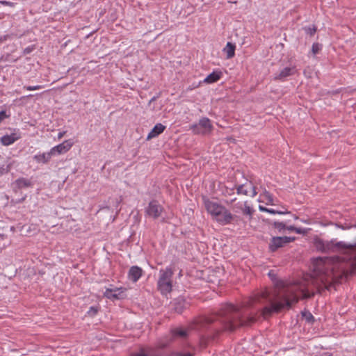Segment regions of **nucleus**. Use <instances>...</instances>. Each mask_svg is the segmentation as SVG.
I'll return each mask as SVG.
<instances>
[{
	"mask_svg": "<svg viewBox=\"0 0 356 356\" xmlns=\"http://www.w3.org/2000/svg\"><path fill=\"white\" fill-rule=\"evenodd\" d=\"M315 248L322 252H340L344 254L341 258L318 257L312 259L313 273L307 276L302 283L296 285H285L278 283L273 291L266 290L257 293L239 306L226 304L219 311V316L225 330L231 332L241 327H248L257 321V317L248 312V309L254 308L257 305H264L261 315L266 319L273 314L283 309H289L298 301L299 295L302 298L312 297L316 291L321 293L330 290L334 282L339 281L347 273L344 260L349 261L350 273H356V244L347 245L343 242L325 241L321 238L314 239Z\"/></svg>",
	"mask_w": 356,
	"mask_h": 356,
	"instance_id": "f257e3e1",
	"label": "nucleus"
},
{
	"mask_svg": "<svg viewBox=\"0 0 356 356\" xmlns=\"http://www.w3.org/2000/svg\"><path fill=\"white\" fill-rule=\"evenodd\" d=\"M204 207L217 221L226 225L230 223L234 216L223 206L218 203L204 198Z\"/></svg>",
	"mask_w": 356,
	"mask_h": 356,
	"instance_id": "f03ea898",
	"label": "nucleus"
},
{
	"mask_svg": "<svg viewBox=\"0 0 356 356\" xmlns=\"http://www.w3.org/2000/svg\"><path fill=\"white\" fill-rule=\"evenodd\" d=\"M172 271L170 268L161 270L158 280V289L162 294L167 295L172 290Z\"/></svg>",
	"mask_w": 356,
	"mask_h": 356,
	"instance_id": "7ed1b4c3",
	"label": "nucleus"
},
{
	"mask_svg": "<svg viewBox=\"0 0 356 356\" xmlns=\"http://www.w3.org/2000/svg\"><path fill=\"white\" fill-rule=\"evenodd\" d=\"M198 323L193 320L186 324L179 326V339H186L190 337L197 330Z\"/></svg>",
	"mask_w": 356,
	"mask_h": 356,
	"instance_id": "20e7f679",
	"label": "nucleus"
},
{
	"mask_svg": "<svg viewBox=\"0 0 356 356\" xmlns=\"http://www.w3.org/2000/svg\"><path fill=\"white\" fill-rule=\"evenodd\" d=\"M212 124L208 118H204L200 120L199 123L194 125L193 131L195 134L207 135L211 132Z\"/></svg>",
	"mask_w": 356,
	"mask_h": 356,
	"instance_id": "39448f33",
	"label": "nucleus"
},
{
	"mask_svg": "<svg viewBox=\"0 0 356 356\" xmlns=\"http://www.w3.org/2000/svg\"><path fill=\"white\" fill-rule=\"evenodd\" d=\"M293 240V238H291L287 237V236H284V237H280V236L273 237L271 238V241H270V243H269V249H270V251L275 252L278 248L282 247V245L284 243H290Z\"/></svg>",
	"mask_w": 356,
	"mask_h": 356,
	"instance_id": "423d86ee",
	"label": "nucleus"
},
{
	"mask_svg": "<svg viewBox=\"0 0 356 356\" xmlns=\"http://www.w3.org/2000/svg\"><path fill=\"white\" fill-rule=\"evenodd\" d=\"M237 192L238 194H243L250 197H254L257 193L255 186L250 181L239 186L237 188Z\"/></svg>",
	"mask_w": 356,
	"mask_h": 356,
	"instance_id": "0eeeda50",
	"label": "nucleus"
},
{
	"mask_svg": "<svg viewBox=\"0 0 356 356\" xmlns=\"http://www.w3.org/2000/svg\"><path fill=\"white\" fill-rule=\"evenodd\" d=\"M73 145V142L71 140H65L63 143L54 147L50 150V154L52 155L55 154H61L68 152Z\"/></svg>",
	"mask_w": 356,
	"mask_h": 356,
	"instance_id": "6e6552de",
	"label": "nucleus"
},
{
	"mask_svg": "<svg viewBox=\"0 0 356 356\" xmlns=\"http://www.w3.org/2000/svg\"><path fill=\"white\" fill-rule=\"evenodd\" d=\"M163 211L162 207L156 201L149 202V206L146 209L147 215L154 218H156L161 214Z\"/></svg>",
	"mask_w": 356,
	"mask_h": 356,
	"instance_id": "1a4fd4ad",
	"label": "nucleus"
},
{
	"mask_svg": "<svg viewBox=\"0 0 356 356\" xmlns=\"http://www.w3.org/2000/svg\"><path fill=\"white\" fill-rule=\"evenodd\" d=\"M124 291L121 288L106 289L104 296L109 299H120L123 298Z\"/></svg>",
	"mask_w": 356,
	"mask_h": 356,
	"instance_id": "9d476101",
	"label": "nucleus"
},
{
	"mask_svg": "<svg viewBox=\"0 0 356 356\" xmlns=\"http://www.w3.org/2000/svg\"><path fill=\"white\" fill-rule=\"evenodd\" d=\"M142 275V269L138 266H132L129 271V278L133 282H137Z\"/></svg>",
	"mask_w": 356,
	"mask_h": 356,
	"instance_id": "9b49d317",
	"label": "nucleus"
},
{
	"mask_svg": "<svg viewBox=\"0 0 356 356\" xmlns=\"http://www.w3.org/2000/svg\"><path fill=\"white\" fill-rule=\"evenodd\" d=\"M222 73L220 71H214L209 74L203 81L207 84L216 83L222 77Z\"/></svg>",
	"mask_w": 356,
	"mask_h": 356,
	"instance_id": "f8f14e48",
	"label": "nucleus"
},
{
	"mask_svg": "<svg viewBox=\"0 0 356 356\" xmlns=\"http://www.w3.org/2000/svg\"><path fill=\"white\" fill-rule=\"evenodd\" d=\"M165 129V127L161 123H159L154 126L152 131L149 133L147 137V140H151L153 138L156 137L161 134Z\"/></svg>",
	"mask_w": 356,
	"mask_h": 356,
	"instance_id": "ddd939ff",
	"label": "nucleus"
},
{
	"mask_svg": "<svg viewBox=\"0 0 356 356\" xmlns=\"http://www.w3.org/2000/svg\"><path fill=\"white\" fill-rule=\"evenodd\" d=\"M18 138L19 136H17L16 134H12L11 135H6L1 137V142L3 145H9L13 144Z\"/></svg>",
	"mask_w": 356,
	"mask_h": 356,
	"instance_id": "4468645a",
	"label": "nucleus"
},
{
	"mask_svg": "<svg viewBox=\"0 0 356 356\" xmlns=\"http://www.w3.org/2000/svg\"><path fill=\"white\" fill-rule=\"evenodd\" d=\"M236 47L231 42H227L223 51L226 54L227 58H232L234 56Z\"/></svg>",
	"mask_w": 356,
	"mask_h": 356,
	"instance_id": "2eb2a0df",
	"label": "nucleus"
},
{
	"mask_svg": "<svg viewBox=\"0 0 356 356\" xmlns=\"http://www.w3.org/2000/svg\"><path fill=\"white\" fill-rule=\"evenodd\" d=\"M296 72V70H295V67H285L284 69H283L280 73L279 74L278 76H275V79H282L285 77H287L290 75H292L295 73Z\"/></svg>",
	"mask_w": 356,
	"mask_h": 356,
	"instance_id": "dca6fc26",
	"label": "nucleus"
},
{
	"mask_svg": "<svg viewBox=\"0 0 356 356\" xmlns=\"http://www.w3.org/2000/svg\"><path fill=\"white\" fill-rule=\"evenodd\" d=\"M234 208L241 209L243 211V214L248 216L250 219L252 218L254 213V209L248 204L247 202H245L244 203V208L242 207V205H235Z\"/></svg>",
	"mask_w": 356,
	"mask_h": 356,
	"instance_id": "f3484780",
	"label": "nucleus"
},
{
	"mask_svg": "<svg viewBox=\"0 0 356 356\" xmlns=\"http://www.w3.org/2000/svg\"><path fill=\"white\" fill-rule=\"evenodd\" d=\"M51 155L52 154H50V152H49L48 153H44V154H42L35 155L34 156V159L38 163H45L48 162L50 160Z\"/></svg>",
	"mask_w": 356,
	"mask_h": 356,
	"instance_id": "a211bd4d",
	"label": "nucleus"
},
{
	"mask_svg": "<svg viewBox=\"0 0 356 356\" xmlns=\"http://www.w3.org/2000/svg\"><path fill=\"white\" fill-rule=\"evenodd\" d=\"M190 306V302H188L185 298H179V313L181 309H187Z\"/></svg>",
	"mask_w": 356,
	"mask_h": 356,
	"instance_id": "6ab92c4d",
	"label": "nucleus"
},
{
	"mask_svg": "<svg viewBox=\"0 0 356 356\" xmlns=\"http://www.w3.org/2000/svg\"><path fill=\"white\" fill-rule=\"evenodd\" d=\"M302 316L305 318V319L308 323H311L314 321V316L309 312H307V311L302 312Z\"/></svg>",
	"mask_w": 356,
	"mask_h": 356,
	"instance_id": "aec40b11",
	"label": "nucleus"
},
{
	"mask_svg": "<svg viewBox=\"0 0 356 356\" xmlns=\"http://www.w3.org/2000/svg\"><path fill=\"white\" fill-rule=\"evenodd\" d=\"M15 184L17 186L22 187L29 186L30 183L26 179H17L15 182Z\"/></svg>",
	"mask_w": 356,
	"mask_h": 356,
	"instance_id": "412c9836",
	"label": "nucleus"
},
{
	"mask_svg": "<svg viewBox=\"0 0 356 356\" xmlns=\"http://www.w3.org/2000/svg\"><path fill=\"white\" fill-rule=\"evenodd\" d=\"M321 49V44L314 43L312 47V51L314 54H318Z\"/></svg>",
	"mask_w": 356,
	"mask_h": 356,
	"instance_id": "4be33fe9",
	"label": "nucleus"
},
{
	"mask_svg": "<svg viewBox=\"0 0 356 356\" xmlns=\"http://www.w3.org/2000/svg\"><path fill=\"white\" fill-rule=\"evenodd\" d=\"M304 30L307 34L313 35L316 31V28L315 26H313L312 27H305Z\"/></svg>",
	"mask_w": 356,
	"mask_h": 356,
	"instance_id": "5701e85b",
	"label": "nucleus"
},
{
	"mask_svg": "<svg viewBox=\"0 0 356 356\" xmlns=\"http://www.w3.org/2000/svg\"><path fill=\"white\" fill-rule=\"evenodd\" d=\"M274 227L276 229H278L279 230L286 229L285 224L283 223V222H274Z\"/></svg>",
	"mask_w": 356,
	"mask_h": 356,
	"instance_id": "b1692460",
	"label": "nucleus"
},
{
	"mask_svg": "<svg viewBox=\"0 0 356 356\" xmlns=\"http://www.w3.org/2000/svg\"><path fill=\"white\" fill-rule=\"evenodd\" d=\"M268 213H272V214H285V213H289V212L288 211H277V210H274L273 209H268Z\"/></svg>",
	"mask_w": 356,
	"mask_h": 356,
	"instance_id": "393cba45",
	"label": "nucleus"
},
{
	"mask_svg": "<svg viewBox=\"0 0 356 356\" xmlns=\"http://www.w3.org/2000/svg\"><path fill=\"white\" fill-rule=\"evenodd\" d=\"M42 88V86H25L24 88L27 90H39Z\"/></svg>",
	"mask_w": 356,
	"mask_h": 356,
	"instance_id": "a878e982",
	"label": "nucleus"
},
{
	"mask_svg": "<svg viewBox=\"0 0 356 356\" xmlns=\"http://www.w3.org/2000/svg\"><path fill=\"white\" fill-rule=\"evenodd\" d=\"M97 313V309L94 307H91L90 308L89 311L88 312V314L92 316H95Z\"/></svg>",
	"mask_w": 356,
	"mask_h": 356,
	"instance_id": "bb28decb",
	"label": "nucleus"
},
{
	"mask_svg": "<svg viewBox=\"0 0 356 356\" xmlns=\"http://www.w3.org/2000/svg\"><path fill=\"white\" fill-rule=\"evenodd\" d=\"M6 117V112L5 111H1L0 112V122L3 120Z\"/></svg>",
	"mask_w": 356,
	"mask_h": 356,
	"instance_id": "cd10ccee",
	"label": "nucleus"
},
{
	"mask_svg": "<svg viewBox=\"0 0 356 356\" xmlns=\"http://www.w3.org/2000/svg\"><path fill=\"white\" fill-rule=\"evenodd\" d=\"M295 232L298 234H303L305 233V231L302 229V228H298V227H296L295 229Z\"/></svg>",
	"mask_w": 356,
	"mask_h": 356,
	"instance_id": "c85d7f7f",
	"label": "nucleus"
},
{
	"mask_svg": "<svg viewBox=\"0 0 356 356\" xmlns=\"http://www.w3.org/2000/svg\"><path fill=\"white\" fill-rule=\"evenodd\" d=\"M259 209L261 211H264V212H268V208L264 207V206H261V205H259Z\"/></svg>",
	"mask_w": 356,
	"mask_h": 356,
	"instance_id": "c756f323",
	"label": "nucleus"
},
{
	"mask_svg": "<svg viewBox=\"0 0 356 356\" xmlns=\"http://www.w3.org/2000/svg\"><path fill=\"white\" fill-rule=\"evenodd\" d=\"M7 172V169L5 168H0V176H2L4 175V173Z\"/></svg>",
	"mask_w": 356,
	"mask_h": 356,
	"instance_id": "7c9ffc66",
	"label": "nucleus"
},
{
	"mask_svg": "<svg viewBox=\"0 0 356 356\" xmlns=\"http://www.w3.org/2000/svg\"><path fill=\"white\" fill-rule=\"evenodd\" d=\"M1 3L3 4V5H6V6H13V3L12 2H9V1H1Z\"/></svg>",
	"mask_w": 356,
	"mask_h": 356,
	"instance_id": "2f4dec72",
	"label": "nucleus"
},
{
	"mask_svg": "<svg viewBox=\"0 0 356 356\" xmlns=\"http://www.w3.org/2000/svg\"><path fill=\"white\" fill-rule=\"evenodd\" d=\"M65 133H66L65 131L60 132V133L58 134V139H61V138L64 136V135L65 134Z\"/></svg>",
	"mask_w": 356,
	"mask_h": 356,
	"instance_id": "473e14b6",
	"label": "nucleus"
},
{
	"mask_svg": "<svg viewBox=\"0 0 356 356\" xmlns=\"http://www.w3.org/2000/svg\"><path fill=\"white\" fill-rule=\"evenodd\" d=\"M286 228L288 230H290V231H295L296 227L291 225V226H289V227H286Z\"/></svg>",
	"mask_w": 356,
	"mask_h": 356,
	"instance_id": "72a5a7b5",
	"label": "nucleus"
},
{
	"mask_svg": "<svg viewBox=\"0 0 356 356\" xmlns=\"http://www.w3.org/2000/svg\"><path fill=\"white\" fill-rule=\"evenodd\" d=\"M8 38V35H4L3 37H0V43L4 40H6Z\"/></svg>",
	"mask_w": 356,
	"mask_h": 356,
	"instance_id": "f704fd0d",
	"label": "nucleus"
},
{
	"mask_svg": "<svg viewBox=\"0 0 356 356\" xmlns=\"http://www.w3.org/2000/svg\"><path fill=\"white\" fill-rule=\"evenodd\" d=\"M132 356H147V355L145 353H140L134 354Z\"/></svg>",
	"mask_w": 356,
	"mask_h": 356,
	"instance_id": "c9c22d12",
	"label": "nucleus"
},
{
	"mask_svg": "<svg viewBox=\"0 0 356 356\" xmlns=\"http://www.w3.org/2000/svg\"><path fill=\"white\" fill-rule=\"evenodd\" d=\"M193 355L192 353H186V354H181L179 353V356H193Z\"/></svg>",
	"mask_w": 356,
	"mask_h": 356,
	"instance_id": "e433bc0d",
	"label": "nucleus"
},
{
	"mask_svg": "<svg viewBox=\"0 0 356 356\" xmlns=\"http://www.w3.org/2000/svg\"><path fill=\"white\" fill-rule=\"evenodd\" d=\"M31 51V49H30V48H26V49H24V53L25 54H26L30 53Z\"/></svg>",
	"mask_w": 356,
	"mask_h": 356,
	"instance_id": "4c0bfd02",
	"label": "nucleus"
},
{
	"mask_svg": "<svg viewBox=\"0 0 356 356\" xmlns=\"http://www.w3.org/2000/svg\"><path fill=\"white\" fill-rule=\"evenodd\" d=\"M4 238L3 234H0V241L3 240Z\"/></svg>",
	"mask_w": 356,
	"mask_h": 356,
	"instance_id": "58836bf2",
	"label": "nucleus"
},
{
	"mask_svg": "<svg viewBox=\"0 0 356 356\" xmlns=\"http://www.w3.org/2000/svg\"><path fill=\"white\" fill-rule=\"evenodd\" d=\"M268 275H269V276H270V277H273V273H272V272H271V271L268 273Z\"/></svg>",
	"mask_w": 356,
	"mask_h": 356,
	"instance_id": "ea45409f",
	"label": "nucleus"
},
{
	"mask_svg": "<svg viewBox=\"0 0 356 356\" xmlns=\"http://www.w3.org/2000/svg\"><path fill=\"white\" fill-rule=\"evenodd\" d=\"M154 99H155V97H153V98L149 101V104H150L152 101H154Z\"/></svg>",
	"mask_w": 356,
	"mask_h": 356,
	"instance_id": "a19ab883",
	"label": "nucleus"
}]
</instances>
